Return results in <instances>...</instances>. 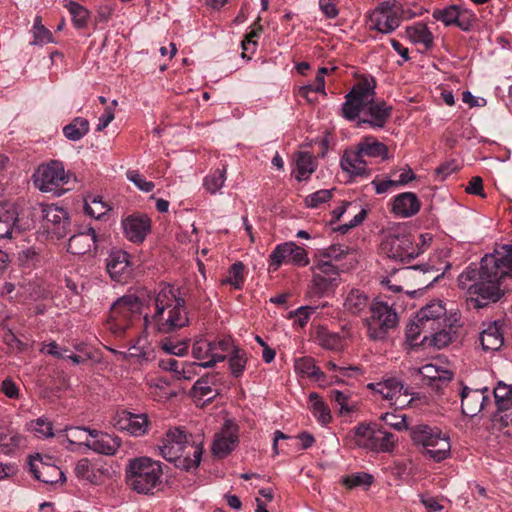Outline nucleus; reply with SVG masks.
<instances>
[{"instance_id":"b1692460","label":"nucleus","mask_w":512,"mask_h":512,"mask_svg":"<svg viewBox=\"0 0 512 512\" xmlns=\"http://www.w3.org/2000/svg\"><path fill=\"white\" fill-rule=\"evenodd\" d=\"M114 426L121 431H126L130 435L138 437L147 433L149 419L147 414L122 411L115 418Z\"/></svg>"},{"instance_id":"f8f14e48","label":"nucleus","mask_w":512,"mask_h":512,"mask_svg":"<svg viewBox=\"0 0 512 512\" xmlns=\"http://www.w3.org/2000/svg\"><path fill=\"white\" fill-rule=\"evenodd\" d=\"M381 250L388 258L402 263H409L423 251L408 233H389L381 243Z\"/></svg>"},{"instance_id":"9b49d317","label":"nucleus","mask_w":512,"mask_h":512,"mask_svg":"<svg viewBox=\"0 0 512 512\" xmlns=\"http://www.w3.org/2000/svg\"><path fill=\"white\" fill-rule=\"evenodd\" d=\"M34 220L26 215L19 204L12 201H0V239H12L29 230Z\"/></svg>"},{"instance_id":"ea45409f","label":"nucleus","mask_w":512,"mask_h":512,"mask_svg":"<svg viewBox=\"0 0 512 512\" xmlns=\"http://www.w3.org/2000/svg\"><path fill=\"white\" fill-rule=\"evenodd\" d=\"M495 404L498 410H509L512 408V385L499 382L493 390Z\"/></svg>"},{"instance_id":"7c9ffc66","label":"nucleus","mask_w":512,"mask_h":512,"mask_svg":"<svg viewBox=\"0 0 512 512\" xmlns=\"http://www.w3.org/2000/svg\"><path fill=\"white\" fill-rule=\"evenodd\" d=\"M421 207V203L415 193L404 192L394 197L392 212L401 217L415 215Z\"/></svg>"},{"instance_id":"cd10ccee","label":"nucleus","mask_w":512,"mask_h":512,"mask_svg":"<svg viewBox=\"0 0 512 512\" xmlns=\"http://www.w3.org/2000/svg\"><path fill=\"white\" fill-rule=\"evenodd\" d=\"M248 360L246 350L234 345L233 339L226 335V363L233 378L237 379L243 375Z\"/></svg>"},{"instance_id":"0e129e2a","label":"nucleus","mask_w":512,"mask_h":512,"mask_svg":"<svg viewBox=\"0 0 512 512\" xmlns=\"http://www.w3.org/2000/svg\"><path fill=\"white\" fill-rule=\"evenodd\" d=\"M453 378V373L449 370L440 369L438 374L435 376V381L428 382V385L431 386L433 389L439 391L441 390L445 385H447Z\"/></svg>"},{"instance_id":"0eeeda50","label":"nucleus","mask_w":512,"mask_h":512,"mask_svg":"<svg viewBox=\"0 0 512 512\" xmlns=\"http://www.w3.org/2000/svg\"><path fill=\"white\" fill-rule=\"evenodd\" d=\"M162 465L149 457L129 461L126 468V483L139 494H154L162 486Z\"/></svg>"},{"instance_id":"bb28decb","label":"nucleus","mask_w":512,"mask_h":512,"mask_svg":"<svg viewBox=\"0 0 512 512\" xmlns=\"http://www.w3.org/2000/svg\"><path fill=\"white\" fill-rule=\"evenodd\" d=\"M126 238L133 243H141L151 230V220L145 214H132L123 220Z\"/></svg>"},{"instance_id":"39448f33","label":"nucleus","mask_w":512,"mask_h":512,"mask_svg":"<svg viewBox=\"0 0 512 512\" xmlns=\"http://www.w3.org/2000/svg\"><path fill=\"white\" fill-rule=\"evenodd\" d=\"M388 157V147L375 136L367 135L344 150L340 166L351 176L368 178L372 173L369 165L378 159L384 161Z\"/></svg>"},{"instance_id":"f704fd0d","label":"nucleus","mask_w":512,"mask_h":512,"mask_svg":"<svg viewBox=\"0 0 512 512\" xmlns=\"http://www.w3.org/2000/svg\"><path fill=\"white\" fill-rule=\"evenodd\" d=\"M294 367L297 373L307 376L314 381L322 382L326 378L325 373L321 371V369L316 365L314 358L310 356L297 358L295 360Z\"/></svg>"},{"instance_id":"f3484780","label":"nucleus","mask_w":512,"mask_h":512,"mask_svg":"<svg viewBox=\"0 0 512 512\" xmlns=\"http://www.w3.org/2000/svg\"><path fill=\"white\" fill-rule=\"evenodd\" d=\"M43 227L57 239L66 237L71 231V221L68 212L55 205H41L39 207Z\"/></svg>"},{"instance_id":"5fc2aeb1","label":"nucleus","mask_w":512,"mask_h":512,"mask_svg":"<svg viewBox=\"0 0 512 512\" xmlns=\"http://www.w3.org/2000/svg\"><path fill=\"white\" fill-rule=\"evenodd\" d=\"M348 252V247L341 244H333L326 249L318 250L315 258H323L325 260L338 261Z\"/></svg>"},{"instance_id":"4c0bfd02","label":"nucleus","mask_w":512,"mask_h":512,"mask_svg":"<svg viewBox=\"0 0 512 512\" xmlns=\"http://www.w3.org/2000/svg\"><path fill=\"white\" fill-rule=\"evenodd\" d=\"M328 72H329L328 68L321 67L317 72L314 83L300 88V90H299L300 96L306 98L307 101L312 103L315 100L310 97V93L316 92V93H322V94L326 95V93H325V75H327Z\"/></svg>"},{"instance_id":"69168bd1","label":"nucleus","mask_w":512,"mask_h":512,"mask_svg":"<svg viewBox=\"0 0 512 512\" xmlns=\"http://www.w3.org/2000/svg\"><path fill=\"white\" fill-rule=\"evenodd\" d=\"M465 191L468 194L478 195V196H480L482 198L486 197V194H485L484 189H483V180L479 176L472 177L470 179V181L468 182V184L466 186Z\"/></svg>"},{"instance_id":"dca6fc26","label":"nucleus","mask_w":512,"mask_h":512,"mask_svg":"<svg viewBox=\"0 0 512 512\" xmlns=\"http://www.w3.org/2000/svg\"><path fill=\"white\" fill-rule=\"evenodd\" d=\"M283 264L307 266L309 264L307 252L294 242L278 244L269 255V269L277 271Z\"/></svg>"},{"instance_id":"6e6552de","label":"nucleus","mask_w":512,"mask_h":512,"mask_svg":"<svg viewBox=\"0 0 512 512\" xmlns=\"http://www.w3.org/2000/svg\"><path fill=\"white\" fill-rule=\"evenodd\" d=\"M399 324V316L393 305L374 299L369 316L364 319L367 337L372 341H384Z\"/></svg>"},{"instance_id":"c9c22d12","label":"nucleus","mask_w":512,"mask_h":512,"mask_svg":"<svg viewBox=\"0 0 512 512\" xmlns=\"http://www.w3.org/2000/svg\"><path fill=\"white\" fill-rule=\"evenodd\" d=\"M370 304L368 296L358 289H352L344 302L346 310L354 315H359L367 308L370 309Z\"/></svg>"},{"instance_id":"6ab92c4d","label":"nucleus","mask_w":512,"mask_h":512,"mask_svg":"<svg viewBox=\"0 0 512 512\" xmlns=\"http://www.w3.org/2000/svg\"><path fill=\"white\" fill-rule=\"evenodd\" d=\"M29 471L35 479L45 484H56L65 480L63 471L52 464V457L47 455L36 454L30 456Z\"/></svg>"},{"instance_id":"de8ad7c7","label":"nucleus","mask_w":512,"mask_h":512,"mask_svg":"<svg viewBox=\"0 0 512 512\" xmlns=\"http://www.w3.org/2000/svg\"><path fill=\"white\" fill-rule=\"evenodd\" d=\"M318 342L323 348L332 351H342L345 346L343 337L336 333L322 332L318 335Z\"/></svg>"},{"instance_id":"4be33fe9","label":"nucleus","mask_w":512,"mask_h":512,"mask_svg":"<svg viewBox=\"0 0 512 512\" xmlns=\"http://www.w3.org/2000/svg\"><path fill=\"white\" fill-rule=\"evenodd\" d=\"M224 340L218 342L198 340L193 344L192 354L201 361L203 368L214 365L217 361H224Z\"/></svg>"},{"instance_id":"864d4df0","label":"nucleus","mask_w":512,"mask_h":512,"mask_svg":"<svg viewBox=\"0 0 512 512\" xmlns=\"http://www.w3.org/2000/svg\"><path fill=\"white\" fill-rule=\"evenodd\" d=\"M240 428L232 420L226 419V455L236 449L239 444Z\"/></svg>"},{"instance_id":"8fccbe9b","label":"nucleus","mask_w":512,"mask_h":512,"mask_svg":"<svg viewBox=\"0 0 512 512\" xmlns=\"http://www.w3.org/2000/svg\"><path fill=\"white\" fill-rule=\"evenodd\" d=\"M161 348L171 355L183 356L188 352L189 341L188 340H173L171 338H165L160 342Z\"/></svg>"},{"instance_id":"473e14b6","label":"nucleus","mask_w":512,"mask_h":512,"mask_svg":"<svg viewBox=\"0 0 512 512\" xmlns=\"http://www.w3.org/2000/svg\"><path fill=\"white\" fill-rule=\"evenodd\" d=\"M317 159L306 151H299L294 155V172H297L296 179L304 181L309 179L317 169Z\"/></svg>"},{"instance_id":"393cba45","label":"nucleus","mask_w":512,"mask_h":512,"mask_svg":"<svg viewBox=\"0 0 512 512\" xmlns=\"http://www.w3.org/2000/svg\"><path fill=\"white\" fill-rule=\"evenodd\" d=\"M106 268L114 281L125 282L132 273L130 255L123 250L112 251L107 258Z\"/></svg>"},{"instance_id":"79ce46f5","label":"nucleus","mask_w":512,"mask_h":512,"mask_svg":"<svg viewBox=\"0 0 512 512\" xmlns=\"http://www.w3.org/2000/svg\"><path fill=\"white\" fill-rule=\"evenodd\" d=\"M92 429L85 427H66L60 433L66 432V439L70 444L84 445L89 448Z\"/></svg>"},{"instance_id":"a878e982","label":"nucleus","mask_w":512,"mask_h":512,"mask_svg":"<svg viewBox=\"0 0 512 512\" xmlns=\"http://www.w3.org/2000/svg\"><path fill=\"white\" fill-rule=\"evenodd\" d=\"M375 393L380 394L383 399L394 401L397 406H404L403 402H399L401 395L408 396L411 394L409 387L403 385L397 378L390 377L381 382L370 383L368 385Z\"/></svg>"},{"instance_id":"58836bf2","label":"nucleus","mask_w":512,"mask_h":512,"mask_svg":"<svg viewBox=\"0 0 512 512\" xmlns=\"http://www.w3.org/2000/svg\"><path fill=\"white\" fill-rule=\"evenodd\" d=\"M23 438L17 432L8 428L0 427V449L5 454H10L20 447Z\"/></svg>"},{"instance_id":"2f4dec72","label":"nucleus","mask_w":512,"mask_h":512,"mask_svg":"<svg viewBox=\"0 0 512 512\" xmlns=\"http://www.w3.org/2000/svg\"><path fill=\"white\" fill-rule=\"evenodd\" d=\"M405 34L413 44L422 46L424 51H429L434 46V35L423 22L407 26Z\"/></svg>"},{"instance_id":"37998d69","label":"nucleus","mask_w":512,"mask_h":512,"mask_svg":"<svg viewBox=\"0 0 512 512\" xmlns=\"http://www.w3.org/2000/svg\"><path fill=\"white\" fill-rule=\"evenodd\" d=\"M164 440H166L168 443H172L177 446H182V448L186 450H188L187 446H202L201 443H197L196 440H194L192 435L188 436L180 428L168 430Z\"/></svg>"},{"instance_id":"13d9d810","label":"nucleus","mask_w":512,"mask_h":512,"mask_svg":"<svg viewBox=\"0 0 512 512\" xmlns=\"http://www.w3.org/2000/svg\"><path fill=\"white\" fill-rule=\"evenodd\" d=\"M126 176L129 181L134 183L143 192H150L155 186L153 182L147 181L137 170H128Z\"/></svg>"},{"instance_id":"c85d7f7f","label":"nucleus","mask_w":512,"mask_h":512,"mask_svg":"<svg viewBox=\"0 0 512 512\" xmlns=\"http://www.w3.org/2000/svg\"><path fill=\"white\" fill-rule=\"evenodd\" d=\"M89 449L103 455H114L121 445V439L108 433L91 430Z\"/></svg>"},{"instance_id":"09e8293b","label":"nucleus","mask_w":512,"mask_h":512,"mask_svg":"<svg viewBox=\"0 0 512 512\" xmlns=\"http://www.w3.org/2000/svg\"><path fill=\"white\" fill-rule=\"evenodd\" d=\"M380 420L383 421L385 425L399 432L409 429L407 416L403 413H398L396 411L393 413L387 412L380 416Z\"/></svg>"},{"instance_id":"9d476101","label":"nucleus","mask_w":512,"mask_h":512,"mask_svg":"<svg viewBox=\"0 0 512 512\" xmlns=\"http://www.w3.org/2000/svg\"><path fill=\"white\" fill-rule=\"evenodd\" d=\"M410 437L413 443L421 445L425 455L435 462H441L450 455L449 437L436 426L417 424L410 428Z\"/></svg>"},{"instance_id":"e2e57ef3","label":"nucleus","mask_w":512,"mask_h":512,"mask_svg":"<svg viewBox=\"0 0 512 512\" xmlns=\"http://www.w3.org/2000/svg\"><path fill=\"white\" fill-rule=\"evenodd\" d=\"M0 391L10 399H18L20 395L19 386L11 378H6L1 382Z\"/></svg>"},{"instance_id":"412c9836","label":"nucleus","mask_w":512,"mask_h":512,"mask_svg":"<svg viewBox=\"0 0 512 512\" xmlns=\"http://www.w3.org/2000/svg\"><path fill=\"white\" fill-rule=\"evenodd\" d=\"M126 346L127 351L122 352L121 355L130 364L144 365L156 357L155 350L146 336L141 335L136 339H131Z\"/></svg>"},{"instance_id":"72a5a7b5","label":"nucleus","mask_w":512,"mask_h":512,"mask_svg":"<svg viewBox=\"0 0 512 512\" xmlns=\"http://www.w3.org/2000/svg\"><path fill=\"white\" fill-rule=\"evenodd\" d=\"M213 378L211 381L209 379L198 380L194 384L192 393L198 403L202 401V405H207L220 395V388L214 384Z\"/></svg>"},{"instance_id":"052dcab7","label":"nucleus","mask_w":512,"mask_h":512,"mask_svg":"<svg viewBox=\"0 0 512 512\" xmlns=\"http://www.w3.org/2000/svg\"><path fill=\"white\" fill-rule=\"evenodd\" d=\"M261 33L262 27L258 26L257 28H254L248 34H246L244 40L242 41V48L244 50L242 52V57H246V51H255L257 47V39L260 37Z\"/></svg>"},{"instance_id":"a19ab883","label":"nucleus","mask_w":512,"mask_h":512,"mask_svg":"<svg viewBox=\"0 0 512 512\" xmlns=\"http://www.w3.org/2000/svg\"><path fill=\"white\" fill-rule=\"evenodd\" d=\"M89 131V122L82 117L75 118L71 123L63 128L65 137L72 141H78Z\"/></svg>"},{"instance_id":"3c124183","label":"nucleus","mask_w":512,"mask_h":512,"mask_svg":"<svg viewBox=\"0 0 512 512\" xmlns=\"http://www.w3.org/2000/svg\"><path fill=\"white\" fill-rule=\"evenodd\" d=\"M313 286L317 294L323 295L338 285L336 276H324L321 273H313Z\"/></svg>"},{"instance_id":"49530a36","label":"nucleus","mask_w":512,"mask_h":512,"mask_svg":"<svg viewBox=\"0 0 512 512\" xmlns=\"http://www.w3.org/2000/svg\"><path fill=\"white\" fill-rule=\"evenodd\" d=\"M66 8L72 16L73 24L76 28L82 29L87 26L89 11L77 2L70 1Z\"/></svg>"},{"instance_id":"603ef678","label":"nucleus","mask_w":512,"mask_h":512,"mask_svg":"<svg viewBox=\"0 0 512 512\" xmlns=\"http://www.w3.org/2000/svg\"><path fill=\"white\" fill-rule=\"evenodd\" d=\"M372 483L373 476L365 472L350 474L342 479V484L348 489L359 486L369 487Z\"/></svg>"},{"instance_id":"6e6d98bb","label":"nucleus","mask_w":512,"mask_h":512,"mask_svg":"<svg viewBox=\"0 0 512 512\" xmlns=\"http://www.w3.org/2000/svg\"><path fill=\"white\" fill-rule=\"evenodd\" d=\"M332 198V190L321 189L309 194L304 202L309 208H318L321 204L326 203Z\"/></svg>"},{"instance_id":"7ed1b4c3","label":"nucleus","mask_w":512,"mask_h":512,"mask_svg":"<svg viewBox=\"0 0 512 512\" xmlns=\"http://www.w3.org/2000/svg\"><path fill=\"white\" fill-rule=\"evenodd\" d=\"M154 312L143 316L144 331L162 334L172 333L189 324L186 301L180 288L161 285L153 300Z\"/></svg>"},{"instance_id":"680f3d73","label":"nucleus","mask_w":512,"mask_h":512,"mask_svg":"<svg viewBox=\"0 0 512 512\" xmlns=\"http://www.w3.org/2000/svg\"><path fill=\"white\" fill-rule=\"evenodd\" d=\"M211 453L214 458L222 459L224 457V427L214 435Z\"/></svg>"},{"instance_id":"4468645a","label":"nucleus","mask_w":512,"mask_h":512,"mask_svg":"<svg viewBox=\"0 0 512 512\" xmlns=\"http://www.w3.org/2000/svg\"><path fill=\"white\" fill-rule=\"evenodd\" d=\"M432 17L446 27L455 26L464 32L473 30L477 23V16L473 11L456 4L434 9Z\"/></svg>"},{"instance_id":"ddd939ff","label":"nucleus","mask_w":512,"mask_h":512,"mask_svg":"<svg viewBox=\"0 0 512 512\" xmlns=\"http://www.w3.org/2000/svg\"><path fill=\"white\" fill-rule=\"evenodd\" d=\"M404 7L397 0H387L378 4L369 15L370 29L390 34L401 24Z\"/></svg>"},{"instance_id":"20e7f679","label":"nucleus","mask_w":512,"mask_h":512,"mask_svg":"<svg viewBox=\"0 0 512 512\" xmlns=\"http://www.w3.org/2000/svg\"><path fill=\"white\" fill-rule=\"evenodd\" d=\"M455 331L446 316V308L441 301H433L422 307L416 314L415 321L406 328V338L412 344L432 345L441 349L448 345Z\"/></svg>"},{"instance_id":"aec40b11","label":"nucleus","mask_w":512,"mask_h":512,"mask_svg":"<svg viewBox=\"0 0 512 512\" xmlns=\"http://www.w3.org/2000/svg\"><path fill=\"white\" fill-rule=\"evenodd\" d=\"M463 415L474 417L491 403L488 387L472 389L463 386L460 392Z\"/></svg>"},{"instance_id":"4d7b16f0","label":"nucleus","mask_w":512,"mask_h":512,"mask_svg":"<svg viewBox=\"0 0 512 512\" xmlns=\"http://www.w3.org/2000/svg\"><path fill=\"white\" fill-rule=\"evenodd\" d=\"M312 272L321 273L328 277L336 276V279L339 278L337 266H335L330 260H325L323 258H316L315 265L312 267Z\"/></svg>"},{"instance_id":"bf43d9fd","label":"nucleus","mask_w":512,"mask_h":512,"mask_svg":"<svg viewBox=\"0 0 512 512\" xmlns=\"http://www.w3.org/2000/svg\"><path fill=\"white\" fill-rule=\"evenodd\" d=\"M30 428L35 433L49 438L54 436L52 423L44 417H40L30 423Z\"/></svg>"},{"instance_id":"774afa93","label":"nucleus","mask_w":512,"mask_h":512,"mask_svg":"<svg viewBox=\"0 0 512 512\" xmlns=\"http://www.w3.org/2000/svg\"><path fill=\"white\" fill-rule=\"evenodd\" d=\"M313 312L314 309L311 307H300L295 312H291V317H295V323L300 327H304Z\"/></svg>"},{"instance_id":"338daca9","label":"nucleus","mask_w":512,"mask_h":512,"mask_svg":"<svg viewBox=\"0 0 512 512\" xmlns=\"http://www.w3.org/2000/svg\"><path fill=\"white\" fill-rule=\"evenodd\" d=\"M367 215V212L365 209H361L354 217L352 220H350L348 223H345V224H342L340 225L338 228H337V231H339L340 233L342 234H346L347 232H349L350 229L358 226L359 224H361L365 217Z\"/></svg>"},{"instance_id":"e433bc0d","label":"nucleus","mask_w":512,"mask_h":512,"mask_svg":"<svg viewBox=\"0 0 512 512\" xmlns=\"http://www.w3.org/2000/svg\"><path fill=\"white\" fill-rule=\"evenodd\" d=\"M248 270L246 266L238 261L232 264L226 274V285H230L235 290H241L244 286Z\"/></svg>"},{"instance_id":"c03bdc74","label":"nucleus","mask_w":512,"mask_h":512,"mask_svg":"<svg viewBox=\"0 0 512 512\" xmlns=\"http://www.w3.org/2000/svg\"><path fill=\"white\" fill-rule=\"evenodd\" d=\"M310 402L312 403V413L322 424H327L331 421V413L328 406L322 401V399L316 394L311 393L309 396Z\"/></svg>"},{"instance_id":"f257e3e1","label":"nucleus","mask_w":512,"mask_h":512,"mask_svg":"<svg viewBox=\"0 0 512 512\" xmlns=\"http://www.w3.org/2000/svg\"><path fill=\"white\" fill-rule=\"evenodd\" d=\"M512 278V242L485 255L480 264L471 263L458 277V286L466 290L468 306L481 309L495 303L504 294L502 281Z\"/></svg>"},{"instance_id":"5701e85b","label":"nucleus","mask_w":512,"mask_h":512,"mask_svg":"<svg viewBox=\"0 0 512 512\" xmlns=\"http://www.w3.org/2000/svg\"><path fill=\"white\" fill-rule=\"evenodd\" d=\"M101 237L94 228H88L84 232H79L70 237L67 252L73 255L96 254L97 244Z\"/></svg>"},{"instance_id":"423d86ee","label":"nucleus","mask_w":512,"mask_h":512,"mask_svg":"<svg viewBox=\"0 0 512 512\" xmlns=\"http://www.w3.org/2000/svg\"><path fill=\"white\" fill-rule=\"evenodd\" d=\"M142 307V301L137 296H122L112 305L105 329L116 340L128 338L135 324L141 321Z\"/></svg>"},{"instance_id":"2eb2a0df","label":"nucleus","mask_w":512,"mask_h":512,"mask_svg":"<svg viewBox=\"0 0 512 512\" xmlns=\"http://www.w3.org/2000/svg\"><path fill=\"white\" fill-rule=\"evenodd\" d=\"M187 448L188 450L163 440L160 454L167 461L173 462L177 468L190 471L199 466L203 448L202 446H187Z\"/></svg>"},{"instance_id":"a18cd8bd","label":"nucleus","mask_w":512,"mask_h":512,"mask_svg":"<svg viewBox=\"0 0 512 512\" xmlns=\"http://www.w3.org/2000/svg\"><path fill=\"white\" fill-rule=\"evenodd\" d=\"M224 185V167L217 168L211 171L203 181L204 189L210 193L215 194L221 190Z\"/></svg>"},{"instance_id":"a211bd4d","label":"nucleus","mask_w":512,"mask_h":512,"mask_svg":"<svg viewBox=\"0 0 512 512\" xmlns=\"http://www.w3.org/2000/svg\"><path fill=\"white\" fill-rule=\"evenodd\" d=\"M71 176L62 162L54 160L39 167L35 183L41 191L48 192L68 184Z\"/></svg>"},{"instance_id":"c756f323","label":"nucleus","mask_w":512,"mask_h":512,"mask_svg":"<svg viewBox=\"0 0 512 512\" xmlns=\"http://www.w3.org/2000/svg\"><path fill=\"white\" fill-rule=\"evenodd\" d=\"M503 322L494 321L488 323L486 328L480 333V343L485 351H496L501 348L504 343L502 333Z\"/></svg>"},{"instance_id":"1a4fd4ad","label":"nucleus","mask_w":512,"mask_h":512,"mask_svg":"<svg viewBox=\"0 0 512 512\" xmlns=\"http://www.w3.org/2000/svg\"><path fill=\"white\" fill-rule=\"evenodd\" d=\"M352 432L357 446L376 453L393 452L399 441L395 434L378 423H359Z\"/></svg>"},{"instance_id":"f03ea898","label":"nucleus","mask_w":512,"mask_h":512,"mask_svg":"<svg viewBox=\"0 0 512 512\" xmlns=\"http://www.w3.org/2000/svg\"><path fill=\"white\" fill-rule=\"evenodd\" d=\"M376 82L372 77L360 78L345 95L341 115L348 121H357L361 128H383L392 116L393 108L383 99H375Z\"/></svg>"}]
</instances>
